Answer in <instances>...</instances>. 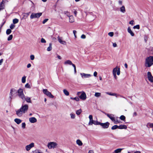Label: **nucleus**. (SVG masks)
I'll list each match as a JSON object with an SVG mask.
<instances>
[{
	"instance_id": "f257e3e1",
	"label": "nucleus",
	"mask_w": 153,
	"mask_h": 153,
	"mask_svg": "<svg viewBox=\"0 0 153 153\" xmlns=\"http://www.w3.org/2000/svg\"><path fill=\"white\" fill-rule=\"evenodd\" d=\"M28 108V105L27 104H22L21 108L16 111V115L19 117L22 116L23 114L27 111Z\"/></svg>"
},
{
	"instance_id": "f03ea898",
	"label": "nucleus",
	"mask_w": 153,
	"mask_h": 153,
	"mask_svg": "<svg viewBox=\"0 0 153 153\" xmlns=\"http://www.w3.org/2000/svg\"><path fill=\"white\" fill-rule=\"evenodd\" d=\"M145 66L147 68H149L153 65V56H149L147 57L145 62Z\"/></svg>"
},
{
	"instance_id": "7ed1b4c3",
	"label": "nucleus",
	"mask_w": 153,
	"mask_h": 153,
	"mask_svg": "<svg viewBox=\"0 0 153 153\" xmlns=\"http://www.w3.org/2000/svg\"><path fill=\"white\" fill-rule=\"evenodd\" d=\"M89 121L88 124L89 125H92L93 124L96 125H99V123L100 122H98L97 121L93 120L92 115H89Z\"/></svg>"
},
{
	"instance_id": "20e7f679",
	"label": "nucleus",
	"mask_w": 153,
	"mask_h": 153,
	"mask_svg": "<svg viewBox=\"0 0 153 153\" xmlns=\"http://www.w3.org/2000/svg\"><path fill=\"white\" fill-rule=\"evenodd\" d=\"M57 146V143L54 142H51L48 144L47 147L49 149H54L56 148Z\"/></svg>"
},
{
	"instance_id": "39448f33",
	"label": "nucleus",
	"mask_w": 153,
	"mask_h": 153,
	"mask_svg": "<svg viewBox=\"0 0 153 153\" xmlns=\"http://www.w3.org/2000/svg\"><path fill=\"white\" fill-rule=\"evenodd\" d=\"M105 114L109 117L115 124H117L119 123L117 120H116L115 117H114V115L113 114Z\"/></svg>"
},
{
	"instance_id": "423d86ee",
	"label": "nucleus",
	"mask_w": 153,
	"mask_h": 153,
	"mask_svg": "<svg viewBox=\"0 0 153 153\" xmlns=\"http://www.w3.org/2000/svg\"><path fill=\"white\" fill-rule=\"evenodd\" d=\"M18 95L22 100H24L25 95L23 93V90L22 88H19L17 91Z\"/></svg>"
},
{
	"instance_id": "0eeeda50",
	"label": "nucleus",
	"mask_w": 153,
	"mask_h": 153,
	"mask_svg": "<svg viewBox=\"0 0 153 153\" xmlns=\"http://www.w3.org/2000/svg\"><path fill=\"white\" fill-rule=\"evenodd\" d=\"M42 13H32L30 16V18L31 19H34L35 18H39L42 15Z\"/></svg>"
},
{
	"instance_id": "6e6552de",
	"label": "nucleus",
	"mask_w": 153,
	"mask_h": 153,
	"mask_svg": "<svg viewBox=\"0 0 153 153\" xmlns=\"http://www.w3.org/2000/svg\"><path fill=\"white\" fill-rule=\"evenodd\" d=\"M17 92L16 90L14 88H13L11 89L9 97L11 100L13 98V96L15 94H16Z\"/></svg>"
},
{
	"instance_id": "1a4fd4ad",
	"label": "nucleus",
	"mask_w": 153,
	"mask_h": 153,
	"mask_svg": "<svg viewBox=\"0 0 153 153\" xmlns=\"http://www.w3.org/2000/svg\"><path fill=\"white\" fill-rule=\"evenodd\" d=\"M43 92L44 94L50 98H53L54 97V96H53L50 92L48 91L47 89H43Z\"/></svg>"
},
{
	"instance_id": "9d476101",
	"label": "nucleus",
	"mask_w": 153,
	"mask_h": 153,
	"mask_svg": "<svg viewBox=\"0 0 153 153\" xmlns=\"http://www.w3.org/2000/svg\"><path fill=\"white\" fill-rule=\"evenodd\" d=\"M99 124V125H100L101 126L102 128H108L110 124L108 122H107L105 123H102L100 122Z\"/></svg>"
},
{
	"instance_id": "9b49d317",
	"label": "nucleus",
	"mask_w": 153,
	"mask_h": 153,
	"mask_svg": "<svg viewBox=\"0 0 153 153\" xmlns=\"http://www.w3.org/2000/svg\"><path fill=\"white\" fill-rule=\"evenodd\" d=\"M147 76L149 81L151 82H153V77L150 72H148Z\"/></svg>"
},
{
	"instance_id": "f8f14e48",
	"label": "nucleus",
	"mask_w": 153,
	"mask_h": 153,
	"mask_svg": "<svg viewBox=\"0 0 153 153\" xmlns=\"http://www.w3.org/2000/svg\"><path fill=\"white\" fill-rule=\"evenodd\" d=\"M79 98L82 100H85L86 98V96L84 92H82L80 95L79 96Z\"/></svg>"
},
{
	"instance_id": "ddd939ff",
	"label": "nucleus",
	"mask_w": 153,
	"mask_h": 153,
	"mask_svg": "<svg viewBox=\"0 0 153 153\" xmlns=\"http://www.w3.org/2000/svg\"><path fill=\"white\" fill-rule=\"evenodd\" d=\"M34 146V143H32L29 145H27L25 147L27 151H28L33 147Z\"/></svg>"
},
{
	"instance_id": "4468645a",
	"label": "nucleus",
	"mask_w": 153,
	"mask_h": 153,
	"mask_svg": "<svg viewBox=\"0 0 153 153\" xmlns=\"http://www.w3.org/2000/svg\"><path fill=\"white\" fill-rule=\"evenodd\" d=\"M80 74L82 78L89 77L91 76L90 74H86L84 73H80Z\"/></svg>"
},
{
	"instance_id": "2eb2a0df",
	"label": "nucleus",
	"mask_w": 153,
	"mask_h": 153,
	"mask_svg": "<svg viewBox=\"0 0 153 153\" xmlns=\"http://www.w3.org/2000/svg\"><path fill=\"white\" fill-rule=\"evenodd\" d=\"M106 94L109 95H110L113 96H116V97H117L118 96H120V97H122L126 99L125 97H123L122 96L120 95H117L115 93H109V92H106Z\"/></svg>"
},
{
	"instance_id": "dca6fc26",
	"label": "nucleus",
	"mask_w": 153,
	"mask_h": 153,
	"mask_svg": "<svg viewBox=\"0 0 153 153\" xmlns=\"http://www.w3.org/2000/svg\"><path fill=\"white\" fill-rule=\"evenodd\" d=\"M59 42L61 44L63 45H65L66 42L65 41H62V37H60L59 36H58L57 38Z\"/></svg>"
},
{
	"instance_id": "f3484780",
	"label": "nucleus",
	"mask_w": 153,
	"mask_h": 153,
	"mask_svg": "<svg viewBox=\"0 0 153 153\" xmlns=\"http://www.w3.org/2000/svg\"><path fill=\"white\" fill-rule=\"evenodd\" d=\"M29 121L31 123H36L37 120L35 117H32L29 118Z\"/></svg>"
},
{
	"instance_id": "a211bd4d",
	"label": "nucleus",
	"mask_w": 153,
	"mask_h": 153,
	"mask_svg": "<svg viewBox=\"0 0 153 153\" xmlns=\"http://www.w3.org/2000/svg\"><path fill=\"white\" fill-rule=\"evenodd\" d=\"M117 67H116L115 68H114L113 71V73L114 76V77L115 78V79H117V77L116 75V72L117 71Z\"/></svg>"
},
{
	"instance_id": "6ab92c4d",
	"label": "nucleus",
	"mask_w": 153,
	"mask_h": 153,
	"mask_svg": "<svg viewBox=\"0 0 153 153\" xmlns=\"http://www.w3.org/2000/svg\"><path fill=\"white\" fill-rule=\"evenodd\" d=\"M23 100L24 101L25 100H26L27 102L28 103H31V100L30 98L29 97H25V96L24 100Z\"/></svg>"
},
{
	"instance_id": "aec40b11",
	"label": "nucleus",
	"mask_w": 153,
	"mask_h": 153,
	"mask_svg": "<svg viewBox=\"0 0 153 153\" xmlns=\"http://www.w3.org/2000/svg\"><path fill=\"white\" fill-rule=\"evenodd\" d=\"M127 128V127L126 125H121L118 126V128L120 129H126Z\"/></svg>"
},
{
	"instance_id": "412c9836",
	"label": "nucleus",
	"mask_w": 153,
	"mask_h": 153,
	"mask_svg": "<svg viewBox=\"0 0 153 153\" xmlns=\"http://www.w3.org/2000/svg\"><path fill=\"white\" fill-rule=\"evenodd\" d=\"M128 32L131 34L132 36H134V33L132 31L130 27H128Z\"/></svg>"
},
{
	"instance_id": "4be33fe9",
	"label": "nucleus",
	"mask_w": 153,
	"mask_h": 153,
	"mask_svg": "<svg viewBox=\"0 0 153 153\" xmlns=\"http://www.w3.org/2000/svg\"><path fill=\"white\" fill-rule=\"evenodd\" d=\"M69 22L71 23H73L74 22V17L72 16H69Z\"/></svg>"
},
{
	"instance_id": "5701e85b",
	"label": "nucleus",
	"mask_w": 153,
	"mask_h": 153,
	"mask_svg": "<svg viewBox=\"0 0 153 153\" xmlns=\"http://www.w3.org/2000/svg\"><path fill=\"white\" fill-rule=\"evenodd\" d=\"M123 149H118L115 150L113 153H119L121 152Z\"/></svg>"
},
{
	"instance_id": "b1692460",
	"label": "nucleus",
	"mask_w": 153,
	"mask_h": 153,
	"mask_svg": "<svg viewBox=\"0 0 153 153\" xmlns=\"http://www.w3.org/2000/svg\"><path fill=\"white\" fill-rule=\"evenodd\" d=\"M14 121L18 124H19L22 122V120L16 118L14 120Z\"/></svg>"
},
{
	"instance_id": "393cba45",
	"label": "nucleus",
	"mask_w": 153,
	"mask_h": 153,
	"mask_svg": "<svg viewBox=\"0 0 153 153\" xmlns=\"http://www.w3.org/2000/svg\"><path fill=\"white\" fill-rule=\"evenodd\" d=\"M72 63H72V62L69 60L66 61L64 63V64H68L70 65H71Z\"/></svg>"
},
{
	"instance_id": "a878e982",
	"label": "nucleus",
	"mask_w": 153,
	"mask_h": 153,
	"mask_svg": "<svg viewBox=\"0 0 153 153\" xmlns=\"http://www.w3.org/2000/svg\"><path fill=\"white\" fill-rule=\"evenodd\" d=\"M4 5L3 3V1L1 2L0 4V11L4 8Z\"/></svg>"
},
{
	"instance_id": "bb28decb",
	"label": "nucleus",
	"mask_w": 153,
	"mask_h": 153,
	"mask_svg": "<svg viewBox=\"0 0 153 153\" xmlns=\"http://www.w3.org/2000/svg\"><path fill=\"white\" fill-rule=\"evenodd\" d=\"M120 11L123 13L125 12L126 9L124 6H123L120 8Z\"/></svg>"
},
{
	"instance_id": "cd10ccee",
	"label": "nucleus",
	"mask_w": 153,
	"mask_h": 153,
	"mask_svg": "<svg viewBox=\"0 0 153 153\" xmlns=\"http://www.w3.org/2000/svg\"><path fill=\"white\" fill-rule=\"evenodd\" d=\"M52 43H50L49 46L47 48V51H51L52 49Z\"/></svg>"
},
{
	"instance_id": "c85d7f7f",
	"label": "nucleus",
	"mask_w": 153,
	"mask_h": 153,
	"mask_svg": "<svg viewBox=\"0 0 153 153\" xmlns=\"http://www.w3.org/2000/svg\"><path fill=\"white\" fill-rule=\"evenodd\" d=\"M76 143L79 146H82V143L81 141L79 140H77L76 141Z\"/></svg>"
},
{
	"instance_id": "c756f323",
	"label": "nucleus",
	"mask_w": 153,
	"mask_h": 153,
	"mask_svg": "<svg viewBox=\"0 0 153 153\" xmlns=\"http://www.w3.org/2000/svg\"><path fill=\"white\" fill-rule=\"evenodd\" d=\"M147 126H149L150 128H152V131H153V123H147Z\"/></svg>"
},
{
	"instance_id": "7c9ffc66",
	"label": "nucleus",
	"mask_w": 153,
	"mask_h": 153,
	"mask_svg": "<svg viewBox=\"0 0 153 153\" xmlns=\"http://www.w3.org/2000/svg\"><path fill=\"white\" fill-rule=\"evenodd\" d=\"M63 93L65 94L66 96H68L69 95V92L65 89H64L63 90Z\"/></svg>"
},
{
	"instance_id": "2f4dec72",
	"label": "nucleus",
	"mask_w": 153,
	"mask_h": 153,
	"mask_svg": "<svg viewBox=\"0 0 153 153\" xmlns=\"http://www.w3.org/2000/svg\"><path fill=\"white\" fill-rule=\"evenodd\" d=\"M19 21V19H15L13 21V23L14 24L18 23Z\"/></svg>"
},
{
	"instance_id": "473e14b6",
	"label": "nucleus",
	"mask_w": 153,
	"mask_h": 153,
	"mask_svg": "<svg viewBox=\"0 0 153 153\" xmlns=\"http://www.w3.org/2000/svg\"><path fill=\"white\" fill-rule=\"evenodd\" d=\"M12 31L11 29H8L7 30L6 33L7 35L10 34L11 32Z\"/></svg>"
},
{
	"instance_id": "72a5a7b5",
	"label": "nucleus",
	"mask_w": 153,
	"mask_h": 153,
	"mask_svg": "<svg viewBox=\"0 0 153 153\" xmlns=\"http://www.w3.org/2000/svg\"><path fill=\"white\" fill-rule=\"evenodd\" d=\"M82 112V111L81 109L77 110L76 111V114L77 115H79Z\"/></svg>"
},
{
	"instance_id": "f704fd0d",
	"label": "nucleus",
	"mask_w": 153,
	"mask_h": 153,
	"mask_svg": "<svg viewBox=\"0 0 153 153\" xmlns=\"http://www.w3.org/2000/svg\"><path fill=\"white\" fill-rule=\"evenodd\" d=\"M120 118L121 120L125 121L126 119V117L122 115L120 116Z\"/></svg>"
},
{
	"instance_id": "c9c22d12",
	"label": "nucleus",
	"mask_w": 153,
	"mask_h": 153,
	"mask_svg": "<svg viewBox=\"0 0 153 153\" xmlns=\"http://www.w3.org/2000/svg\"><path fill=\"white\" fill-rule=\"evenodd\" d=\"M70 99H72V100H75L76 101H78L79 100V98H78V97H75L74 98H73V97H71L70 98Z\"/></svg>"
},
{
	"instance_id": "e433bc0d",
	"label": "nucleus",
	"mask_w": 153,
	"mask_h": 153,
	"mask_svg": "<svg viewBox=\"0 0 153 153\" xmlns=\"http://www.w3.org/2000/svg\"><path fill=\"white\" fill-rule=\"evenodd\" d=\"M26 76H24L22 78V83H25L26 81Z\"/></svg>"
},
{
	"instance_id": "4c0bfd02",
	"label": "nucleus",
	"mask_w": 153,
	"mask_h": 153,
	"mask_svg": "<svg viewBox=\"0 0 153 153\" xmlns=\"http://www.w3.org/2000/svg\"><path fill=\"white\" fill-rule=\"evenodd\" d=\"M118 128V126L117 125H115L112 126L111 128L112 130H115Z\"/></svg>"
},
{
	"instance_id": "58836bf2",
	"label": "nucleus",
	"mask_w": 153,
	"mask_h": 153,
	"mask_svg": "<svg viewBox=\"0 0 153 153\" xmlns=\"http://www.w3.org/2000/svg\"><path fill=\"white\" fill-rule=\"evenodd\" d=\"M101 95V93H100L99 92H96L94 94V96L97 97H100Z\"/></svg>"
},
{
	"instance_id": "ea45409f",
	"label": "nucleus",
	"mask_w": 153,
	"mask_h": 153,
	"mask_svg": "<svg viewBox=\"0 0 153 153\" xmlns=\"http://www.w3.org/2000/svg\"><path fill=\"white\" fill-rule=\"evenodd\" d=\"M13 36L12 35H10L7 38L8 41H10L13 38Z\"/></svg>"
},
{
	"instance_id": "a19ab883",
	"label": "nucleus",
	"mask_w": 153,
	"mask_h": 153,
	"mask_svg": "<svg viewBox=\"0 0 153 153\" xmlns=\"http://www.w3.org/2000/svg\"><path fill=\"white\" fill-rule=\"evenodd\" d=\"M70 116L71 119H74L75 118V115L74 114L71 113L70 114Z\"/></svg>"
},
{
	"instance_id": "79ce46f5",
	"label": "nucleus",
	"mask_w": 153,
	"mask_h": 153,
	"mask_svg": "<svg viewBox=\"0 0 153 153\" xmlns=\"http://www.w3.org/2000/svg\"><path fill=\"white\" fill-rule=\"evenodd\" d=\"M140 26L139 25H136L134 26L133 27V28L134 29H140Z\"/></svg>"
},
{
	"instance_id": "37998d69",
	"label": "nucleus",
	"mask_w": 153,
	"mask_h": 153,
	"mask_svg": "<svg viewBox=\"0 0 153 153\" xmlns=\"http://www.w3.org/2000/svg\"><path fill=\"white\" fill-rule=\"evenodd\" d=\"M41 42L42 43H46V41L43 38H42L41 39Z\"/></svg>"
},
{
	"instance_id": "c03bdc74",
	"label": "nucleus",
	"mask_w": 153,
	"mask_h": 153,
	"mask_svg": "<svg viewBox=\"0 0 153 153\" xmlns=\"http://www.w3.org/2000/svg\"><path fill=\"white\" fill-rule=\"evenodd\" d=\"M15 25H14L13 24H11L10 26V29H13L15 27Z\"/></svg>"
},
{
	"instance_id": "a18cd8bd",
	"label": "nucleus",
	"mask_w": 153,
	"mask_h": 153,
	"mask_svg": "<svg viewBox=\"0 0 153 153\" xmlns=\"http://www.w3.org/2000/svg\"><path fill=\"white\" fill-rule=\"evenodd\" d=\"M116 72L117 74L118 75H119L120 74V68H117Z\"/></svg>"
},
{
	"instance_id": "49530a36",
	"label": "nucleus",
	"mask_w": 153,
	"mask_h": 153,
	"mask_svg": "<svg viewBox=\"0 0 153 153\" xmlns=\"http://www.w3.org/2000/svg\"><path fill=\"white\" fill-rule=\"evenodd\" d=\"M33 153H42V152L39 151V150H36L33 152Z\"/></svg>"
},
{
	"instance_id": "de8ad7c7",
	"label": "nucleus",
	"mask_w": 153,
	"mask_h": 153,
	"mask_svg": "<svg viewBox=\"0 0 153 153\" xmlns=\"http://www.w3.org/2000/svg\"><path fill=\"white\" fill-rule=\"evenodd\" d=\"M65 14L68 16L69 17L70 16V13L67 11H65L64 12Z\"/></svg>"
},
{
	"instance_id": "09e8293b",
	"label": "nucleus",
	"mask_w": 153,
	"mask_h": 153,
	"mask_svg": "<svg viewBox=\"0 0 153 153\" xmlns=\"http://www.w3.org/2000/svg\"><path fill=\"white\" fill-rule=\"evenodd\" d=\"M108 35L111 37H112L113 36L114 33L113 32H109L108 33Z\"/></svg>"
},
{
	"instance_id": "8fccbe9b",
	"label": "nucleus",
	"mask_w": 153,
	"mask_h": 153,
	"mask_svg": "<svg viewBox=\"0 0 153 153\" xmlns=\"http://www.w3.org/2000/svg\"><path fill=\"white\" fill-rule=\"evenodd\" d=\"M26 124L25 123H22V127L23 128H25Z\"/></svg>"
},
{
	"instance_id": "3c124183",
	"label": "nucleus",
	"mask_w": 153,
	"mask_h": 153,
	"mask_svg": "<svg viewBox=\"0 0 153 153\" xmlns=\"http://www.w3.org/2000/svg\"><path fill=\"white\" fill-rule=\"evenodd\" d=\"M25 87L26 88H30V86L29 84H28V83H27L25 85Z\"/></svg>"
},
{
	"instance_id": "603ef678",
	"label": "nucleus",
	"mask_w": 153,
	"mask_h": 153,
	"mask_svg": "<svg viewBox=\"0 0 153 153\" xmlns=\"http://www.w3.org/2000/svg\"><path fill=\"white\" fill-rule=\"evenodd\" d=\"M48 19H45L43 21L42 23L43 24H45L46 22H47L48 21Z\"/></svg>"
},
{
	"instance_id": "864d4df0",
	"label": "nucleus",
	"mask_w": 153,
	"mask_h": 153,
	"mask_svg": "<svg viewBox=\"0 0 153 153\" xmlns=\"http://www.w3.org/2000/svg\"><path fill=\"white\" fill-rule=\"evenodd\" d=\"M30 58L31 60H33L34 59V56L33 55H31L30 56Z\"/></svg>"
},
{
	"instance_id": "5fc2aeb1",
	"label": "nucleus",
	"mask_w": 153,
	"mask_h": 153,
	"mask_svg": "<svg viewBox=\"0 0 153 153\" xmlns=\"http://www.w3.org/2000/svg\"><path fill=\"white\" fill-rule=\"evenodd\" d=\"M129 24L132 25H133L134 24V21L133 20H131L129 22Z\"/></svg>"
},
{
	"instance_id": "6e6d98bb",
	"label": "nucleus",
	"mask_w": 153,
	"mask_h": 153,
	"mask_svg": "<svg viewBox=\"0 0 153 153\" xmlns=\"http://www.w3.org/2000/svg\"><path fill=\"white\" fill-rule=\"evenodd\" d=\"M81 38L82 39H84L85 38H86V36H85L84 35V34H82L81 35Z\"/></svg>"
},
{
	"instance_id": "4d7b16f0",
	"label": "nucleus",
	"mask_w": 153,
	"mask_h": 153,
	"mask_svg": "<svg viewBox=\"0 0 153 153\" xmlns=\"http://www.w3.org/2000/svg\"><path fill=\"white\" fill-rule=\"evenodd\" d=\"M113 46L114 47H117V45L116 43H113Z\"/></svg>"
},
{
	"instance_id": "13d9d810",
	"label": "nucleus",
	"mask_w": 153,
	"mask_h": 153,
	"mask_svg": "<svg viewBox=\"0 0 153 153\" xmlns=\"http://www.w3.org/2000/svg\"><path fill=\"white\" fill-rule=\"evenodd\" d=\"M97 72H96V71H95L94 72V76H97Z\"/></svg>"
},
{
	"instance_id": "bf43d9fd",
	"label": "nucleus",
	"mask_w": 153,
	"mask_h": 153,
	"mask_svg": "<svg viewBox=\"0 0 153 153\" xmlns=\"http://www.w3.org/2000/svg\"><path fill=\"white\" fill-rule=\"evenodd\" d=\"M122 1L119 0L118 1V3L119 4L122 5Z\"/></svg>"
},
{
	"instance_id": "052dcab7",
	"label": "nucleus",
	"mask_w": 153,
	"mask_h": 153,
	"mask_svg": "<svg viewBox=\"0 0 153 153\" xmlns=\"http://www.w3.org/2000/svg\"><path fill=\"white\" fill-rule=\"evenodd\" d=\"M3 61V59H1L0 60V65H1Z\"/></svg>"
},
{
	"instance_id": "680f3d73",
	"label": "nucleus",
	"mask_w": 153,
	"mask_h": 153,
	"mask_svg": "<svg viewBox=\"0 0 153 153\" xmlns=\"http://www.w3.org/2000/svg\"><path fill=\"white\" fill-rule=\"evenodd\" d=\"M31 66V65L30 63L28 64L27 65V67L28 68H30Z\"/></svg>"
},
{
	"instance_id": "e2e57ef3",
	"label": "nucleus",
	"mask_w": 153,
	"mask_h": 153,
	"mask_svg": "<svg viewBox=\"0 0 153 153\" xmlns=\"http://www.w3.org/2000/svg\"><path fill=\"white\" fill-rule=\"evenodd\" d=\"M137 114L136 112H134L133 113V116H136L137 115Z\"/></svg>"
},
{
	"instance_id": "0e129e2a",
	"label": "nucleus",
	"mask_w": 153,
	"mask_h": 153,
	"mask_svg": "<svg viewBox=\"0 0 153 153\" xmlns=\"http://www.w3.org/2000/svg\"><path fill=\"white\" fill-rule=\"evenodd\" d=\"M57 57L59 59H62V58L59 55H58Z\"/></svg>"
},
{
	"instance_id": "69168bd1",
	"label": "nucleus",
	"mask_w": 153,
	"mask_h": 153,
	"mask_svg": "<svg viewBox=\"0 0 153 153\" xmlns=\"http://www.w3.org/2000/svg\"><path fill=\"white\" fill-rule=\"evenodd\" d=\"M88 153H94V152L93 150H90L88 152Z\"/></svg>"
},
{
	"instance_id": "338daca9",
	"label": "nucleus",
	"mask_w": 153,
	"mask_h": 153,
	"mask_svg": "<svg viewBox=\"0 0 153 153\" xmlns=\"http://www.w3.org/2000/svg\"><path fill=\"white\" fill-rule=\"evenodd\" d=\"M74 13L75 14V16H76L77 13V11L76 10H75L74 11Z\"/></svg>"
},
{
	"instance_id": "774afa93",
	"label": "nucleus",
	"mask_w": 153,
	"mask_h": 153,
	"mask_svg": "<svg viewBox=\"0 0 153 153\" xmlns=\"http://www.w3.org/2000/svg\"><path fill=\"white\" fill-rule=\"evenodd\" d=\"M71 65H72V66L74 67V69L76 68V66L74 64L72 63Z\"/></svg>"
}]
</instances>
